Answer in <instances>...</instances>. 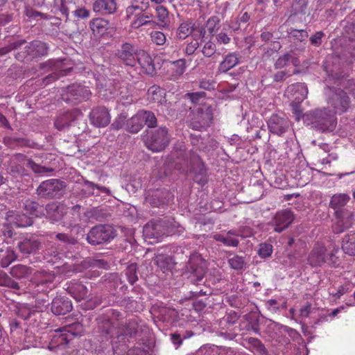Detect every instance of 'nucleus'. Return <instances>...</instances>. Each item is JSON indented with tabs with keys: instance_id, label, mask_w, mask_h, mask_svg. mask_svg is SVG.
<instances>
[{
	"instance_id": "18",
	"label": "nucleus",
	"mask_w": 355,
	"mask_h": 355,
	"mask_svg": "<svg viewBox=\"0 0 355 355\" xmlns=\"http://www.w3.org/2000/svg\"><path fill=\"white\" fill-rule=\"evenodd\" d=\"M90 96L89 90H63L61 94L62 101L71 105H78L88 99Z\"/></svg>"
},
{
	"instance_id": "44",
	"label": "nucleus",
	"mask_w": 355,
	"mask_h": 355,
	"mask_svg": "<svg viewBox=\"0 0 355 355\" xmlns=\"http://www.w3.org/2000/svg\"><path fill=\"white\" fill-rule=\"evenodd\" d=\"M248 344L251 350L261 355H266L267 350L260 340L255 338H248Z\"/></svg>"
},
{
	"instance_id": "64",
	"label": "nucleus",
	"mask_w": 355,
	"mask_h": 355,
	"mask_svg": "<svg viewBox=\"0 0 355 355\" xmlns=\"http://www.w3.org/2000/svg\"><path fill=\"white\" fill-rule=\"evenodd\" d=\"M291 94L295 97L293 102H296L300 104L307 96L308 90H291Z\"/></svg>"
},
{
	"instance_id": "5",
	"label": "nucleus",
	"mask_w": 355,
	"mask_h": 355,
	"mask_svg": "<svg viewBox=\"0 0 355 355\" xmlns=\"http://www.w3.org/2000/svg\"><path fill=\"white\" fill-rule=\"evenodd\" d=\"M187 96L193 103H199V107L193 113L191 124L193 129L202 130L209 127L213 121V110L211 105L204 103V92L189 93Z\"/></svg>"
},
{
	"instance_id": "37",
	"label": "nucleus",
	"mask_w": 355,
	"mask_h": 355,
	"mask_svg": "<svg viewBox=\"0 0 355 355\" xmlns=\"http://www.w3.org/2000/svg\"><path fill=\"white\" fill-rule=\"evenodd\" d=\"M72 69L69 68L66 70H60L58 72H53L48 76H46L45 78L39 79L36 81V84L38 86L44 85V87L48 85L50 83H52L56 80L58 79L60 76H64L67 74V71H71Z\"/></svg>"
},
{
	"instance_id": "41",
	"label": "nucleus",
	"mask_w": 355,
	"mask_h": 355,
	"mask_svg": "<svg viewBox=\"0 0 355 355\" xmlns=\"http://www.w3.org/2000/svg\"><path fill=\"white\" fill-rule=\"evenodd\" d=\"M0 286L17 291L20 289L19 284L3 270H0Z\"/></svg>"
},
{
	"instance_id": "33",
	"label": "nucleus",
	"mask_w": 355,
	"mask_h": 355,
	"mask_svg": "<svg viewBox=\"0 0 355 355\" xmlns=\"http://www.w3.org/2000/svg\"><path fill=\"white\" fill-rule=\"evenodd\" d=\"M349 200V196L345 193H339L334 195L330 200V207L334 209L335 211L336 210H346L345 209H343V207L348 202Z\"/></svg>"
},
{
	"instance_id": "43",
	"label": "nucleus",
	"mask_w": 355,
	"mask_h": 355,
	"mask_svg": "<svg viewBox=\"0 0 355 355\" xmlns=\"http://www.w3.org/2000/svg\"><path fill=\"white\" fill-rule=\"evenodd\" d=\"M141 118L142 119L144 124L146 125L148 128H154L157 125V119L155 114L151 111L139 110V111Z\"/></svg>"
},
{
	"instance_id": "14",
	"label": "nucleus",
	"mask_w": 355,
	"mask_h": 355,
	"mask_svg": "<svg viewBox=\"0 0 355 355\" xmlns=\"http://www.w3.org/2000/svg\"><path fill=\"white\" fill-rule=\"evenodd\" d=\"M295 214L288 209L278 211L271 221L274 231L278 233L288 228L294 221Z\"/></svg>"
},
{
	"instance_id": "53",
	"label": "nucleus",
	"mask_w": 355,
	"mask_h": 355,
	"mask_svg": "<svg viewBox=\"0 0 355 355\" xmlns=\"http://www.w3.org/2000/svg\"><path fill=\"white\" fill-rule=\"evenodd\" d=\"M290 37L297 42H304L308 37V32L305 30H297L292 28L289 32Z\"/></svg>"
},
{
	"instance_id": "4",
	"label": "nucleus",
	"mask_w": 355,
	"mask_h": 355,
	"mask_svg": "<svg viewBox=\"0 0 355 355\" xmlns=\"http://www.w3.org/2000/svg\"><path fill=\"white\" fill-rule=\"evenodd\" d=\"M323 68L327 76V80L337 86H343L344 89H350L354 85V81L349 78L348 73L344 69L341 58L336 54L327 57Z\"/></svg>"
},
{
	"instance_id": "35",
	"label": "nucleus",
	"mask_w": 355,
	"mask_h": 355,
	"mask_svg": "<svg viewBox=\"0 0 355 355\" xmlns=\"http://www.w3.org/2000/svg\"><path fill=\"white\" fill-rule=\"evenodd\" d=\"M135 20L132 21V26L134 27H140L144 25L150 24L153 22V14L151 12V10H148V11L137 14L133 16Z\"/></svg>"
},
{
	"instance_id": "51",
	"label": "nucleus",
	"mask_w": 355,
	"mask_h": 355,
	"mask_svg": "<svg viewBox=\"0 0 355 355\" xmlns=\"http://www.w3.org/2000/svg\"><path fill=\"white\" fill-rule=\"evenodd\" d=\"M17 256L13 250H8L6 251V256L3 257L0 261V266L2 268H6L10 263H12L13 261H15L17 259Z\"/></svg>"
},
{
	"instance_id": "32",
	"label": "nucleus",
	"mask_w": 355,
	"mask_h": 355,
	"mask_svg": "<svg viewBox=\"0 0 355 355\" xmlns=\"http://www.w3.org/2000/svg\"><path fill=\"white\" fill-rule=\"evenodd\" d=\"M239 63V58L235 53H231L225 55L224 60L220 63L218 71L226 73Z\"/></svg>"
},
{
	"instance_id": "48",
	"label": "nucleus",
	"mask_w": 355,
	"mask_h": 355,
	"mask_svg": "<svg viewBox=\"0 0 355 355\" xmlns=\"http://www.w3.org/2000/svg\"><path fill=\"white\" fill-rule=\"evenodd\" d=\"M206 27L211 35H214L220 27V19L217 16H212L207 21Z\"/></svg>"
},
{
	"instance_id": "34",
	"label": "nucleus",
	"mask_w": 355,
	"mask_h": 355,
	"mask_svg": "<svg viewBox=\"0 0 355 355\" xmlns=\"http://www.w3.org/2000/svg\"><path fill=\"white\" fill-rule=\"evenodd\" d=\"M142 119L138 112L135 115L128 120L126 129L130 133H137L144 126Z\"/></svg>"
},
{
	"instance_id": "22",
	"label": "nucleus",
	"mask_w": 355,
	"mask_h": 355,
	"mask_svg": "<svg viewBox=\"0 0 355 355\" xmlns=\"http://www.w3.org/2000/svg\"><path fill=\"white\" fill-rule=\"evenodd\" d=\"M68 293L77 302L85 300L89 296L87 288L81 282L78 281L71 282L67 288Z\"/></svg>"
},
{
	"instance_id": "31",
	"label": "nucleus",
	"mask_w": 355,
	"mask_h": 355,
	"mask_svg": "<svg viewBox=\"0 0 355 355\" xmlns=\"http://www.w3.org/2000/svg\"><path fill=\"white\" fill-rule=\"evenodd\" d=\"M33 269L26 265L17 264L10 269V275L17 279H26L33 274Z\"/></svg>"
},
{
	"instance_id": "9",
	"label": "nucleus",
	"mask_w": 355,
	"mask_h": 355,
	"mask_svg": "<svg viewBox=\"0 0 355 355\" xmlns=\"http://www.w3.org/2000/svg\"><path fill=\"white\" fill-rule=\"evenodd\" d=\"M175 223L163 219L150 220L144 225L143 232L148 238L159 239L164 235L174 234L173 227Z\"/></svg>"
},
{
	"instance_id": "61",
	"label": "nucleus",
	"mask_w": 355,
	"mask_h": 355,
	"mask_svg": "<svg viewBox=\"0 0 355 355\" xmlns=\"http://www.w3.org/2000/svg\"><path fill=\"white\" fill-rule=\"evenodd\" d=\"M291 105L292 107L293 114L295 115V120L299 121L302 119L304 121V116L306 115V113L303 114L300 104L296 102H292Z\"/></svg>"
},
{
	"instance_id": "12",
	"label": "nucleus",
	"mask_w": 355,
	"mask_h": 355,
	"mask_svg": "<svg viewBox=\"0 0 355 355\" xmlns=\"http://www.w3.org/2000/svg\"><path fill=\"white\" fill-rule=\"evenodd\" d=\"M139 52L137 47L131 43L124 42L116 53V58L126 66L135 67L137 64Z\"/></svg>"
},
{
	"instance_id": "38",
	"label": "nucleus",
	"mask_w": 355,
	"mask_h": 355,
	"mask_svg": "<svg viewBox=\"0 0 355 355\" xmlns=\"http://www.w3.org/2000/svg\"><path fill=\"white\" fill-rule=\"evenodd\" d=\"M41 207L40 205L33 200H26L24 202V210L26 211L25 214L30 216L33 218V216L38 217L40 214Z\"/></svg>"
},
{
	"instance_id": "7",
	"label": "nucleus",
	"mask_w": 355,
	"mask_h": 355,
	"mask_svg": "<svg viewBox=\"0 0 355 355\" xmlns=\"http://www.w3.org/2000/svg\"><path fill=\"white\" fill-rule=\"evenodd\" d=\"M331 110L315 109L306 113L304 123L319 127L322 130L333 129L336 124V118Z\"/></svg>"
},
{
	"instance_id": "17",
	"label": "nucleus",
	"mask_w": 355,
	"mask_h": 355,
	"mask_svg": "<svg viewBox=\"0 0 355 355\" xmlns=\"http://www.w3.org/2000/svg\"><path fill=\"white\" fill-rule=\"evenodd\" d=\"M90 122L96 127H106L110 122L111 116L107 109L103 106L94 108L89 115Z\"/></svg>"
},
{
	"instance_id": "36",
	"label": "nucleus",
	"mask_w": 355,
	"mask_h": 355,
	"mask_svg": "<svg viewBox=\"0 0 355 355\" xmlns=\"http://www.w3.org/2000/svg\"><path fill=\"white\" fill-rule=\"evenodd\" d=\"M342 249L345 253L355 255V232L345 235L343 240Z\"/></svg>"
},
{
	"instance_id": "56",
	"label": "nucleus",
	"mask_w": 355,
	"mask_h": 355,
	"mask_svg": "<svg viewBox=\"0 0 355 355\" xmlns=\"http://www.w3.org/2000/svg\"><path fill=\"white\" fill-rule=\"evenodd\" d=\"M325 34L323 31H320L315 32L313 35L310 37V42L311 45L319 47L322 43V39L324 37Z\"/></svg>"
},
{
	"instance_id": "42",
	"label": "nucleus",
	"mask_w": 355,
	"mask_h": 355,
	"mask_svg": "<svg viewBox=\"0 0 355 355\" xmlns=\"http://www.w3.org/2000/svg\"><path fill=\"white\" fill-rule=\"evenodd\" d=\"M23 42V41H17L15 39L10 41L7 45L0 48V58L6 56L12 51H14V53H16Z\"/></svg>"
},
{
	"instance_id": "57",
	"label": "nucleus",
	"mask_w": 355,
	"mask_h": 355,
	"mask_svg": "<svg viewBox=\"0 0 355 355\" xmlns=\"http://www.w3.org/2000/svg\"><path fill=\"white\" fill-rule=\"evenodd\" d=\"M291 53H286L283 55L280 56L275 62V69H282L286 67L290 62Z\"/></svg>"
},
{
	"instance_id": "21",
	"label": "nucleus",
	"mask_w": 355,
	"mask_h": 355,
	"mask_svg": "<svg viewBox=\"0 0 355 355\" xmlns=\"http://www.w3.org/2000/svg\"><path fill=\"white\" fill-rule=\"evenodd\" d=\"M268 126L270 132L282 135L288 128L289 123L287 119L272 114L268 122Z\"/></svg>"
},
{
	"instance_id": "59",
	"label": "nucleus",
	"mask_w": 355,
	"mask_h": 355,
	"mask_svg": "<svg viewBox=\"0 0 355 355\" xmlns=\"http://www.w3.org/2000/svg\"><path fill=\"white\" fill-rule=\"evenodd\" d=\"M216 44L211 42L205 43L202 49V54L207 58L211 57L216 53Z\"/></svg>"
},
{
	"instance_id": "30",
	"label": "nucleus",
	"mask_w": 355,
	"mask_h": 355,
	"mask_svg": "<svg viewBox=\"0 0 355 355\" xmlns=\"http://www.w3.org/2000/svg\"><path fill=\"white\" fill-rule=\"evenodd\" d=\"M76 115L74 112L68 111L57 117L54 122L55 127L58 130H63L71 125V123L75 121Z\"/></svg>"
},
{
	"instance_id": "24",
	"label": "nucleus",
	"mask_w": 355,
	"mask_h": 355,
	"mask_svg": "<svg viewBox=\"0 0 355 355\" xmlns=\"http://www.w3.org/2000/svg\"><path fill=\"white\" fill-rule=\"evenodd\" d=\"M137 63H138L143 70V72L150 76L156 73L155 63L150 55L144 51H139Z\"/></svg>"
},
{
	"instance_id": "49",
	"label": "nucleus",
	"mask_w": 355,
	"mask_h": 355,
	"mask_svg": "<svg viewBox=\"0 0 355 355\" xmlns=\"http://www.w3.org/2000/svg\"><path fill=\"white\" fill-rule=\"evenodd\" d=\"M230 267L234 270H241L245 265V257L239 255H234L228 259Z\"/></svg>"
},
{
	"instance_id": "20",
	"label": "nucleus",
	"mask_w": 355,
	"mask_h": 355,
	"mask_svg": "<svg viewBox=\"0 0 355 355\" xmlns=\"http://www.w3.org/2000/svg\"><path fill=\"white\" fill-rule=\"evenodd\" d=\"M191 169L196 174L195 180L203 185L207 182V169L199 156L195 155L191 161Z\"/></svg>"
},
{
	"instance_id": "16",
	"label": "nucleus",
	"mask_w": 355,
	"mask_h": 355,
	"mask_svg": "<svg viewBox=\"0 0 355 355\" xmlns=\"http://www.w3.org/2000/svg\"><path fill=\"white\" fill-rule=\"evenodd\" d=\"M188 269L190 270L196 282L201 281L207 271V263L200 256L193 255L188 263Z\"/></svg>"
},
{
	"instance_id": "46",
	"label": "nucleus",
	"mask_w": 355,
	"mask_h": 355,
	"mask_svg": "<svg viewBox=\"0 0 355 355\" xmlns=\"http://www.w3.org/2000/svg\"><path fill=\"white\" fill-rule=\"evenodd\" d=\"M137 270V263L130 264L125 270V277H126L128 282L131 285L134 284L138 280Z\"/></svg>"
},
{
	"instance_id": "54",
	"label": "nucleus",
	"mask_w": 355,
	"mask_h": 355,
	"mask_svg": "<svg viewBox=\"0 0 355 355\" xmlns=\"http://www.w3.org/2000/svg\"><path fill=\"white\" fill-rule=\"evenodd\" d=\"M351 226L347 220L345 221V223H343L339 218H336V221L332 225V230L334 233L340 234L349 229Z\"/></svg>"
},
{
	"instance_id": "23",
	"label": "nucleus",
	"mask_w": 355,
	"mask_h": 355,
	"mask_svg": "<svg viewBox=\"0 0 355 355\" xmlns=\"http://www.w3.org/2000/svg\"><path fill=\"white\" fill-rule=\"evenodd\" d=\"M72 309L71 300L63 297H56L51 302V311L56 315H65Z\"/></svg>"
},
{
	"instance_id": "50",
	"label": "nucleus",
	"mask_w": 355,
	"mask_h": 355,
	"mask_svg": "<svg viewBox=\"0 0 355 355\" xmlns=\"http://www.w3.org/2000/svg\"><path fill=\"white\" fill-rule=\"evenodd\" d=\"M63 328L66 332L71 334L72 339L75 336H80L84 331L83 325L80 322H75Z\"/></svg>"
},
{
	"instance_id": "15",
	"label": "nucleus",
	"mask_w": 355,
	"mask_h": 355,
	"mask_svg": "<svg viewBox=\"0 0 355 355\" xmlns=\"http://www.w3.org/2000/svg\"><path fill=\"white\" fill-rule=\"evenodd\" d=\"M71 340V334L66 332L63 327L56 329L51 335L48 348L50 350L65 349Z\"/></svg>"
},
{
	"instance_id": "55",
	"label": "nucleus",
	"mask_w": 355,
	"mask_h": 355,
	"mask_svg": "<svg viewBox=\"0 0 355 355\" xmlns=\"http://www.w3.org/2000/svg\"><path fill=\"white\" fill-rule=\"evenodd\" d=\"M272 253V245L270 243H262L259 245V255L262 258L269 257Z\"/></svg>"
},
{
	"instance_id": "25",
	"label": "nucleus",
	"mask_w": 355,
	"mask_h": 355,
	"mask_svg": "<svg viewBox=\"0 0 355 355\" xmlns=\"http://www.w3.org/2000/svg\"><path fill=\"white\" fill-rule=\"evenodd\" d=\"M148 10H150L149 0H132L130 5L125 10L127 18L130 19L132 17Z\"/></svg>"
},
{
	"instance_id": "47",
	"label": "nucleus",
	"mask_w": 355,
	"mask_h": 355,
	"mask_svg": "<svg viewBox=\"0 0 355 355\" xmlns=\"http://www.w3.org/2000/svg\"><path fill=\"white\" fill-rule=\"evenodd\" d=\"M26 166L30 168L35 173L43 174L53 171V168H46L45 166H42L40 164H36L31 159L26 158Z\"/></svg>"
},
{
	"instance_id": "40",
	"label": "nucleus",
	"mask_w": 355,
	"mask_h": 355,
	"mask_svg": "<svg viewBox=\"0 0 355 355\" xmlns=\"http://www.w3.org/2000/svg\"><path fill=\"white\" fill-rule=\"evenodd\" d=\"M308 0H293L291 7V15H306L308 8Z\"/></svg>"
},
{
	"instance_id": "11",
	"label": "nucleus",
	"mask_w": 355,
	"mask_h": 355,
	"mask_svg": "<svg viewBox=\"0 0 355 355\" xmlns=\"http://www.w3.org/2000/svg\"><path fill=\"white\" fill-rule=\"evenodd\" d=\"M327 97L328 108L336 114H342L349 107V98L345 90H329Z\"/></svg>"
},
{
	"instance_id": "45",
	"label": "nucleus",
	"mask_w": 355,
	"mask_h": 355,
	"mask_svg": "<svg viewBox=\"0 0 355 355\" xmlns=\"http://www.w3.org/2000/svg\"><path fill=\"white\" fill-rule=\"evenodd\" d=\"M195 28L191 26V23H182L177 30V36L180 39H185L189 36Z\"/></svg>"
},
{
	"instance_id": "62",
	"label": "nucleus",
	"mask_w": 355,
	"mask_h": 355,
	"mask_svg": "<svg viewBox=\"0 0 355 355\" xmlns=\"http://www.w3.org/2000/svg\"><path fill=\"white\" fill-rule=\"evenodd\" d=\"M235 233L237 237L245 239L252 236L253 231L252 228L245 226L241 227L239 229L235 230Z\"/></svg>"
},
{
	"instance_id": "13",
	"label": "nucleus",
	"mask_w": 355,
	"mask_h": 355,
	"mask_svg": "<svg viewBox=\"0 0 355 355\" xmlns=\"http://www.w3.org/2000/svg\"><path fill=\"white\" fill-rule=\"evenodd\" d=\"M63 188L62 182L57 179H50L42 182L37 189V191L42 198H55L60 196Z\"/></svg>"
},
{
	"instance_id": "27",
	"label": "nucleus",
	"mask_w": 355,
	"mask_h": 355,
	"mask_svg": "<svg viewBox=\"0 0 355 355\" xmlns=\"http://www.w3.org/2000/svg\"><path fill=\"white\" fill-rule=\"evenodd\" d=\"M93 10L102 14H114L117 10L114 0H96L93 3Z\"/></svg>"
},
{
	"instance_id": "60",
	"label": "nucleus",
	"mask_w": 355,
	"mask_h": 355,
	"mask_svg": "<svg viewBox=\"0 0 355 355\" xmlns=\"http://www.w3.org/2000/svg\"><path fill=\"white\" fill-rule=\"evenodd\" d=\"M119 101L123 105H129L134 102V99L132 95L130 94V91L125 90V92H121Z\"/></svg>"
},
{
	"instance_id": "10",
	"label": "nucleus",
	"mask_w": 355,
	"mask_h": 355,
	"mask_svg": "<svg viewBox=\"0 0 355 355\" xmlns=\"http://www.w3.org/2000/svg\"><path fill=\"white\" fill-rule=\"evenodd\" d=\"M116 236V231L109 225H98L93 227L87 235V241L92 245L109 242Z\"/></svg>"
},
{
	"instance_id": "2",
	"label": "nucleus",
	"mask_w": 355,
	"mask_h": 355,
	"mask_svg": "<svg viewBox=\"0 0 355 355\" xmlns=\"http://www.w3.org/2000/svg\"><path fill=\"white\" fill-rule=\"evenodd\" d=\"M339 248L334 242L329 241L327 245L324 242L317 241L307 257V263L311 267L318 268L327 265L331 268H337L340 260L336 256Z\"/></svg>"
},
{
	"instance_id": "39",
	"label": "nucleus",
	"mask_w": 355,
	"mask_h": 355,
	"mask_svg": "<svg viewBox=\"0 0 355 355\" xmlns=\"http://www.w3.org/2000/svg\"><path fill=\"white\" fill-rule=\"evenodd\" d=\"M24 161L26 162V155L21 153L13 155L10 163V172L18 174L23 173V166L17 162Z\"/></svg>"
},
{
	"instance_id": "19",
	"label": "nucleus",
	"mask_w": 355,
	"mask_h": 355,
	"mask_svg": "<svg viewBox=\"0 0 355 355\" xmlns=\"http://www.w3.org/2000/svg\"><path fill=\"white\" fill-rule=\"evenodd\" d=\"M6 218L9 224L17 227H26L31 226L33 223L31 216L16 210L9 211Z\"/></svg>"
},
{
	"instance_id": "1",
	"label": "nucleus",
	"mask_w": 355,
	"mask_h": 355,
	"mask_svg": "<svg viewBox=\"0 0 355 355\" xmlns=\"http://www.w3.org/2000/svg\"><path fill=\"white\" fill-rule=\"evenodd\" d=\"M138 324L135 320H127L119 311H114L111 317L99 319L98 329L101 342L105 348L109 344L125 341L134 337L137 332Z\"/></svg>"
},
{
	"instance_id": "28",
	"label": "nucleus",
	"mask_w": 355,
	"mask_h": 355,
	"mask_svg": "<svg viewBox=\"0 0 355 355\" xmlns=\"http://www.w3.org/2000/svg\"><path fill=\"white\" fill-rule=\"evenodd\" d=\"M214 239L227 247H237L239 240L236 235L235 229L230 230L225 233H218L214 235Z\"/></svg>"
},
{
	"instance_id": "52",
	"label": "nucleus",
	"mask_w": 355,
	"mask_h": 355,
	"mask_svg": "<svg viewBox=\"0 0 355 355\" xmlns=\"http://www.w3.org/2000/svg\"><path fill=\"white\" fill-rule=\"evenodd\" d=\"M336 218H339L340 221L345 223L347 220L349 225H352L353 214L351 211L347 210H336L335 211Z\"/></svg>"
},
{
	"instance_id": "26",
	"label": "nucleus",
	"mask_w": 355,
	"mask_h": 355,
	"mask_svg": "<svg viewBox=\"0 0 355 355\" xmlns=\"http://www.w3.org/2000/svg\"><path fill=\"white\" fill-rule=\"evenodd\" d=\"M17 247L22 254H35L40 250L41 242L34 237L26 238L18 243Z\"/></svg>"
},
{
	"instance_id": "29",
	"label": "nucleus",
	"mask_w": 355,
	"mask_h": 355,
	"mask_svg": "<svg viewBox=\"0 0 355 355\" xmlns=\"http://www.w3.org/2000/svg\"><path fill=\"white\" fill-rule=\"evenodd\" d=\"M89 27L94 35L102 36L111 28V24L108 20L103 18H95L89 22Z\"/></svg>"
},
{
	"instance_id": "63",
	"label": "nucleus",
	"mask_w": 355,
	"mask_h": 355,
	"mask_svg": "<svg viewBox=\"0 0 355 355\" xmlns=\"http://www.w3.org/2000/svg\"><path fill=\"white\" fill-rule=\"evenodd\" d=\"M157 17L161 22H165L168 17V11L163 6H157L155 8Z\"/></svg>"
},
{
	"instance_id": "8",
	"label": "nucleus",
	"mask_w": 355,
	"mask_h": 355,
	"mask_svg": "<svg viewBox=\"0 0 355 355\" xmlns=\"http://www.w3.org/2000/svg\"><path fill=\"white\" fill-rule=\"evenodd\" d=\"M55 276L52 272L37 270L33 274L29 284L30 290L33 293H44L46 295L54 288Z\"/></svg>"
},
{
	"instance_id": "6",
	"label": "nucleus",
	"mask_w": 355,
	"mask_h": 355,
	"mask_svg": "<svg viewBox=\"0 0 355 355\" xmlns=\"http://www.w3.org/2000/svg\"><path fill=\"white\" fill-rule=\"evenodd\" d=\"M143 140L146 147L153 152H161L169 144L170 136L168 129L161 127L157 129L145 130Z\"/></svg>"
},
{
	"instance_id": "3",
	"label": "nucleus",
	"mask_w": 355,
	"mask_h": 355,
	"mask_svg": "<svg viewBox=\"0 0 355 355\" xmlns=\"http://www.w3.org/2000/svg\"><path fill=\"white\" fill-rule=\"evenodd\" d=\"M17 41L24 42L18 51L14 53L15 59L21 63L30 64L49 54V45L44 41L33 40L28 42L25 39H18Z\"/></svg>"
},
{
	"instance_id": "58",
	"label": "nucleus",
	"mask_w": 355,
	"mask_h": 355,
	"mask_svg": "<svg viewBox=\"0 0 355 355\" xmlns=\"http://www.w3.org/2000/svg\"><path fill=\"white\" fill-rule=\"evenodd\" d=\"M150 36L152 41L157 45H163L166 42V36L162 32L153 31Z\"/></svg>"
}]
</instances>
